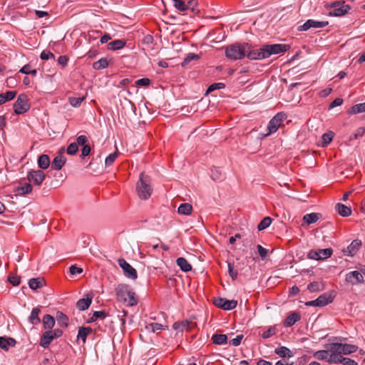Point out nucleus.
<instances>
[{"label":"nucleus","mask_w":365,"mask_h":365,"mask_svg":"<svg viewBox=\"0 0 365 365\" xmlns=\"http://www.w3.org/2000/svg\"><path fill=\"white\" fill-rule=\"evenodd\" d=\"M290 46L287 44H267L259 48L252 47L249 44V48L246 51V56L250 60H262L269 58L273 54H279L286 52Z\"/></svg>","instance_id":"nucleus-1"},{"label":"nucleus","mask_w":365,"mask_h":365,"mask_svg":"<svg viewBox=\"0 0 365 365\" xmlns=\"http://www.w3.org/2000/svg\"><path fill=\"white\" fill-rule=\"evenodd\" d=\"M117 300L132 307L138 304V299L134 292L131 290L129 285L120 284L115 288Z\"/></svg>","instance_id":"nucleus-2"},{"label":"nucleus","mask_w":365,"mask_h":365,"mask_svg":"<svg viewBox=\"0 0 365 365\" xmlns=\"http://www.w3.org/2000/svg\"><path fill=\"white\" fill-rule=\"evenodd\" d=\"M249 48V43H234L229 45L225 48V56L231 60L243 58L246 55V51Z\"/></svg>","instance_id":"nucleus-3"},{"label":"nucleus","mask_w":365,"mask_h":365,"mask_svg":"<svg viewBox=\"0 0 365 365\" xmlns=\"http://www.w3.org/2000/svg\"><path fill=\"white\" fill-rule=\"evenodd\" d=\"M138 195L140 199H148L152 193V187L150 186V180L148 175L141 173L140 179L136 185Z\"/></svg>","instance_id":"nucleus-4"},{"label":"nucleus","mask_w":365,"mask_h":365,"mask_svg":"<svg viewBox=\"0 0 365 365\" xmlns=\"http://www.w3.org/2000/svg\"><path fill=\"white\" fill-rule=\"evenodd\" d=\"M329 351L340 354H350L357 351L358 346L354 344L333 343L329 345Z\"/></svg>","instance_id":"nucleus-5"},{"label":"nucleus","mask_w":365,"mask_h":365,"mask_svg":"<svg viewBox=\"0 0 365 365\" xmlns=\"http://www.w3.org/2000/svg\"><path fill=\"white\" fill-rule=\"evenodd\" d=\"M30 105L27 96L25 94L19 95L14 104V112L16 114H22L28 111Z\"/></svg>","instance_id":"nucleus-6"},{"label":"nucleus","mask_w":365,"mask_h":365,"mask_svg":"<svg viewBox=\"0 0 365 365\" xmlns=\"http://www.w3.org/2000/svg\"><path fill=\"white\" fill-rule=\"evenodd\" d=\"M333 250L331 248L312 250L309 252L307 257L311 259L323 260L331 256Z\"/></svg>","instance_id":"nucleus-7"},{"label":"nucleus","mask_w":365,"mask_h":365,"mask_svg":"<svg viewBox=\"0 0 365 365\" xmlns=\"http://www.w3.org/2000/svg\"><path fill=\"white\" fill-rule=\"evenodd\" d=\"M213 303L216 307L224 310H232L237 305V300H229L222 297H215L213 299Z\"/></svg>","instance_id":"nucleus-8"},{"label":"nucleus","mask_w":365,"mask_h":365,"mask_svg":"<svg viewBox=\"0 0 365 365\" xmlns=\"http://www.w3.org/2000/svg\"><path fill=\"white\" fill-rule=\"evenodd\" d=\"M118 265L123 270L124 275L131 279H136L138 277L137 271L124 259L120 258L118 260Z\"/></svg>","instance_id":"nucleus-9"},{"label":"nucleus","mask_w":365,"mask_h":365,"mask_svg":"<svg viewBox=\"0 0 365 365\" xmlns=\"http://www.w3.org/2000/svg\"><path fill=\"white\" fill-rule=\"evenodd\" d=\"M284 119V114L279 113H277L275 116H274L268 123L267 130H269L266 136L275 133L279 127L280 126L282 122Z\"/></svg>","instance_id":"nucleus-10"},{"label":"nucleus","mask_w":365,"mask_h":365,"mask_svg":"<svg viewBox=\"0 0 365 365\" xmlns=\"http://www.w3.org/2000/svg\"><path fill=\"white\" fill-rule=\"evenodd\" d=\"M46 175L41 170H31L28 173L27 179L29 182H33L35 185H41L45 180Z\"/></svg>","instance_id":"nucleus-11"},{"label":"nucleus","mask_w":365,"mask_h":365,"mask_svg":"<svg viewBox=\"0 0 365 365\" xmlns=\"http://www.w3.org/2000/svg\"><path fill=\"white\" fill-rule=\"evenodd\" d=\"M329 24L327 21H316L314 19L307 20L303 25L299 26V31H307L311 28H324Z\"/></svg>","instance_id":"nucleus-12"},{"label":"nucleus","mask_w":365,"mask_h":365,"mask_svg":"<svg viewBox=\"0 0 365 365\" xmlns=\"http://www.w3.org/2000/svg\"><path fill=\"white\" fill-rule=\"evenodd\" d=\"M351 7L349 5L343 4L339 5V3L334 4V7L330 11L329 14L334 16H341L348 13Z\"/></svg>","instance_id":"nucleus-13"},{"label":"nucleus","mask_w":365,"mask_h":365,"mask_svg":"<svg viewBox=\"0 0 365 365\" xmlns=\"http://www.w3.org/2000/svg\"><path fill=\"white\" fill-rule=\"evenodd\" d=\"M346 281L351 284H356L363 282L364 277L360 272L353 271L346 274Z\"/></svg>","instance_id":"nucleus-14"},{"label":"nucleus","mask_w":365,"mask_h":365,"mask_svg":"<svg viewBox=\"0 0 365 365\" xmlns=\"http://www.w3.org/2000/svg\"><path fill=\"white\" fill-rule=\"evenodd\" d=\"M93 297L86 295V298L79 299L76 303V307L80 311L88 309L92 303Z\"/></svg>","instance_id":"nucleus-15"},{"label":"nucleus","mask_w":365,"mask_h":365,"mask_svg":"<svg viewBox=\"0 0 365 365\" xmlns=\"http://www.w3.org/2000/svg\"><path fill=\"white\" fill-rule=\"evenodd\" d=\"M16 343V340L11 337L0 336V347L5 351H8L9 346H14Z\"/></svg>","instance_id":"nucleus-16"},{"label":"nucleus","mask_w":365,"mask_h":365,"mask_svg":"<svg viewBox=\"0 0 365 365\" xmlns=\"http://www.w3.org/2000/svg\"><path fill=\"white\" fill-rule=\"evenodd\" d=\"M66 158L61 155H57L54 158L51 163V168L54 170H59L66 163Z\"/></svg>","instance_id":"nucleus-17"},{"label":"nucleus","mask_w":365,"mask_h":365,"mask_svg":"<svg viewBox=\"0 0 365 365\" xmlns=\"http://www.w3.org/2000/svg\"><path fill=\"white\" fill-rule=\"evenodd\" d=\"M53 339L51 332L49 330L46 331L41 337L40 345L43 348H47Z\"/></svg>","instance_id":"nucleus-18"},{"label":"nucleus","mask_w":365,"mask_h":365,"mask_svg":"<svg viewBox=\"0 0 365 365\" xmlns=\"http://www.w3.org/2000/svg\"><path fill=\"white\" fill-rule=\"evenodd\" d=\"M301 319V317L299 314L297 312H292L289 315H288L284 321V325L285 327H292L297 322L299 321Z\"/></svg>","instance_id":"nucleus-19"},{"label":"nucleus","mask_w":365,"mask_h":365,"mask_svg":"<svg viewBox=\"0 0 365 365\" xmlns=\"http://www.w3.org/2000/svg\"><path fill=\"white\" fill-rule=\"evenodd\" d=\"M336 212L342 217H348L351 214V207L341 203H337L335 206Z\"/></svg>","instance_id":"nucleus-20"},{"label":"nucleus","mask_w":365,"mask_h":365,"mask_svg":"<svg viewBox=\"0 0 365 365\" xmlns=\"http://www.w3.org/2000/svg\"><path fill=\"white\" fill-rule=\"evenodd\" d=\"M274 352L282 358H291L294 356L292 351L286 346L276 348Z\"/></svg>","instance_id":"nucleus-21"},{"label":"nucleus","mask_w":365,"mask_h":365,"mask_svg":"<svg viewBox=\"0 0 365 365\" xmlns=\"http://www.w3.org/2000/svg\"><path fill=\"white\" fill-rule=\"evenodd\" d=\"M41 313V309L38 307L34 308L31 311V315L29 318V320L31 324L33 325H36L40 324L41 319L38 317Z\"/></svg>","instance_id":"nucleus-22"},{"label":"nucleus","mask_w":365,"mask_h":365,"mask_svg":"<svg viewBox=\"0 0 365 365\" xmlns=\"http://www.w3.org/2000/svg\"><path fill=\"white\" fill-rule=\"evenodd\" d=\"M93 332V329L91 327H80L78 332V339H81L83 343H85L86 341V338L88 334Z\"/></svg>","instance_id":"nucleus-23"},{"label":"nucleus","mask_w":365,"mask_h":365,"mask_svg":"<svg viewBox=\"0 0 365 365\" xmlns=\"http://www.w3.org/2000/svg\"><path fill=\"white\" fill-rule=\"evenodd\" d=\"M126 44V42L125 40L123 39H118L108 43V49L109 50H118L123 48Z\"/></svg>","instance_id":"nucleus-24"},{"label":"nucleus","mask_w":365,"mask_h":365,"mask_svg":"<svg viewBox=\"0 0 365 365\" xmlns=\"http://www.w3.org/2000/svg\"><path fill=\"white\" fill-rule=\"evenodd\" d=\"M42 322L45 329H51L55 325V319L50 314H46L43 317Z\"/></svg>","instance_id":"nucleus-25"},{"label":"nucleus","mask_w":365,"mask_h":365,"mask_svg":"<svg viewBox=\"0 0 365 365\" xmlns=\"http://www.w3.org/2000/svg\"><path fill=\"white\" fill-rule=\"evenodd\" d=\"M50 158L47 155H41L38 159V165L41 169H47L50 165Z\"/></svg>","instance_id":"nucleus-26"},{"label":"nucleus","mask_w":365,"mask_h":365,"mask_svg":"<svg viewBox=\"0 0 365 365\" xmlns=\"http://www.w3.org/2000/svg\"><path fill=\"white\" fill-rule=\"evenodd\" d=\"M44 279L39 277L31 279L29 282V287L34 290L42 287L44 285Z\"/></svg>","instance_id":"nucleus-27"},{"label":"nucleus","mask_w":365,"mask_h":365,"mask_svg":"<svg viewBox=\"0 0 365 365\" xmlns=\"http://www.w3.org/2000/svg\"><path fill=\"white\" fill-rule=\"evenodd\" d=\"M56 320L58 324L61 327H67L68 325V317L62 312L56 313Z\"/></svg>","instance_id":"nucleus-28"},{"label":"nucleus","mask_w":365,"mask_h":365,"mask_svg":"<svg viewBox=\"0 0 365 365\" xmlns=\"http://www.w3.org/2000/svg\"><path fill=\"white\" fill-rule=\"evenodd\" d=\"M177 264L180 267L183 272H189L192 269L191 264L187 260L183 257H179L176 260Z\"/></svg>","instance_id":"nucleus-29"},{"label":"nucleus","mask_w":365,"mask_h":365,"mask_svg":"<svg viewBox=\"0 0 365 365\" xmlns=\"http://www.w3.org/2000/svg\"><path fill=\"white\" fill-rule=\"evenodd\" d=\"M361 246V241L359 240H354L347 247L349 253L353 256L359 250Z\"/></svg>","instance_id":"nucleus-30"},{"label":"nucleus","mask_w":365,"mask_h":365,"mask_svg":"<svg viewBox=\"0 0 365 365\" xmlns=\"http://www.w3.org/2000/svg\"><path fill=\"white\" fill-rule=\"evenodd\" d=\"M178 212L180 215H190L192 212V206L190 203H182L178 207Z\"/></svg>","instance_id":"nucleus-31"},{"label":"nucleus","mask_w":365,"mask_h":365,"mask_svg":"<svg viewBox=\"0 0 365 365\" xmlns=\"http://www.w3.org/2000/svg\"><path fill=\"white\" fill-rule=\"evenodd\" d=\"M16 95V91H9L5 93L0 94V105L5 103L8 101H11L15 98Z\"/></svg>","instance_id":"nucleus-32"},{"label":"nucleus","mask_w":365,"mask_h":365,"mask_svg":"<svg viewBox=\"0 0 365 365\" xmlns=\"http://www.w3.org/2000/svg\"><path fill=\"white\" fill-rule=\"evenodd\" d=\"M173 3L174 7L180 11H185L189 9V5L186 4V0H170Z\"/></svg>","instance_id":"nucleus-33"},{"label":"nucleus","mask_w":365,"mask_h":365,"mask_svg":"<svg viewBox=\"0 0 365 365\" xmlns=\"http://www.w3.org/2000/svg\"><path fill=\"white\" fill-rule=\"evenodd\" d=\"M166 328V326H163V324L156 322L150 323L145 326L146 330L153 333L159 330L165 329Z\"/></svg>","instance_id":"nucleus-34"},{"label":"nucleus","mask_w":365,"mask_h":365,"mask_svg":"<svg viewBox=\"0 0 365 365\" xmlns=\"http://www.w3.org/2000/svg\"><path fill=\"white\" fill-rule=\"evenodd\" d=\"M190 322L187 320L182 322H175L173 325V328L178 331H183L185 329L188 330Z\"/></svg>","instance_id":"nucleus-35"},{"label":"nucleus","mask_w":365,"mask_h":365,"mask_svg":"<svg viewBox=\"0 0 365 365\" xmlns=\"http://www.w3.org/2000/svg\"><path fill=\"white\" fill-rule=\"evenodd\" d=\"M363 112H365V102L354 105L348 110V113L351 115L358 114Z\"/></svg>","instance_id":"nucleus-36"},{"label":"nucleus","mask_w":365,"mask_h":365,"mask_svg":"<svg viewBox=\"0 0 365 365\" xmlns=\"http://www.w3.org/2000/svg\"><path fill=\"white\" fill-rule=\"evenodd\" d=\"M32 191V186L31 184L28 182H25L24 184L21 185V186H19L16 188L17 194L19 195H25L29 194Z\"/></svg>","instance_id":"nucleus-37"},{"label":"nucleus","mask_w":365,"mask_h":365,"mask_svg":"<svg viewBox=\"0 0 365 365\" xmlns=\"http://www.w3.org/2000/svg\"><path fill=\"white\" fill-rule=\"evenodd\" d=\"M320 214L312 212L310 214H307L303 217V220L304 222H306L307 224H312L316 222L320 217Z\"/></svg>","instance_id":"nucleus-38"},{"label":"nucleus","mask_w":365,"mask_h":365,"mask_svg":"<svg viewBox=\"0 0 365 365\" xmlns=\"http://www.w3.org/2000/svg\"><path fill=\"white\" fill-rule=\"evenodd\" d=\"M212 340L214 344L222 345L227 343V336L225 334H214Z\"/></svg>","instance_id":"nucleus-39"},{"label":"nucleus","mask_w":365,"mask_h":365,"mask_svg":"<svg viewBox=\"0 0 365 365\" xmlns=\"http://www.w3.org/2000/svg\"><path fill=\"white\" fill-rule=\"evenodd\" d=\"M343 359L344 357L341 356V354H337L336 352H331L329 357L328 362L334 364L342 363Z\"/></svg>","instance_id":"nucleus-40"},{"label":"nucleus","mask_w":365,"mask_h":365,"mask_svg":"<svg viewBox=\"0 0 365 365\" xmlns=\"http://www.w3.org/2000/svg\"><path fill=\"white\" fill-rule=\"evenodd\" d=\"M108 63L106 58H101L98 61H96L93 64V68L96 70H101L107 68Z\"/></svg>","instance_id":"nucleus-41"},{"label":"nucleus","mask_w":365,"mask_h":365,"mask_svg":"<svg viewBox=\"0 0 365 365\" xmlns=\"http://www.w3.org/2000/svg\"><path fill=\"white\" fill-rule=\"evenodd\" d=\"M314 356L319 360H326L328 362L330 354L327 350H320L317 351Z\"/></svg>","instance_id":"nucleus-42"},{"label":"nucleus","mask_w":365,"mask_h":365,"mask_svg":"<svg viewBox=\"0 0 365 365\" xmlns=\"http://www.w3.org/2000/svg\"><path fill=\"white\" fill-rule=\"evenodd\" d=\"M272 218L269 217H265L257 225V229L259 230H263L268 227L271 222H272Z\"/></svg>","instance_id":"nucleus-43"},{"label":"nucleus","mask_w":365,"mask_h":365,"mask_svg":"<svg viewBox=\"0 0 365 365\" xmlns=\"http://www.w3.org/2000/svg\"><path fill=\"white\" fill-rule=\"evenodd\" d=\"M85 100V97H69L68 101L70 104L75 108L79 107L81 103Z\"/></svg>","instance_id":"nucleus-44"},{"label":"nucleus","mask_w":365,"mask_h":365,"mask_svg":"<svg viewBox=\"0 0 365 365\" xmlns=\"http://www.w3.org/2000/svg\"><path fill=\"white\" fill-rule=\"evenodd\" d=\"M334 138V133L331 131H329L328 133H326L323 134L322 135V140H323V145H327L329 144Z\"/></svg>","instance_id":"nucleus-45"},{"label":"nucleus","mask_w":365,"mask_h":365,"mask_svg":"<svg viewBox=\"0 0 365 365\" xmlns=\"http://www.w3.org/2000/svg\"><path fill=\"white\" fill-rule=\"evenodd\" d=\"M107 317V314L104 311H97L94 312L93 314L91 320L92 322L96 321L98 319H105Z\"/></svg>","instance_id":"nucleus-46"},{"label":"nucleus","mask_w":365,"mask_h":365,"mask_svg":"<svg viewBox=\"0 0 365 365\" xmlns=\"http://www.w3.org/2000/svg\"><path fill=\"white\" fill-rule=\"evenodd\" d=\"M20 72L24 74H31L32 76H36L37 73L36 69L31 70V66L29 64L25 65L24 67H22L20 70Z\"/></svg>","instance_id":"nucleus-47"},{"label":"nucleus","mask_w":365,"mask_h":365,"mask_svg":"<svg viewBox=\"0 0 365 365\" xmlns=\"http://www.w3.org/2000/svg\"><path fill=\"white\" fill-rule=\"evenodd\" d=\"M316 301H317V307H323L331 302V300H329L324 295H321L316 299Z\"/></svg>","instance_id":"nucleus-48"},{"label":"nucleus","mask_w":365,"mask_h":365,"mask_svg":"<svg viewBox=\"0 0 365 365\" xmlns=\"http://www.w3.org/2000/svg\"><path fill=\"white\" fill-rule=\"evenodd\" d=\"M210 175L214 180H218L222 178V172L218 168H213L211 170Z\"/></svg>","instance_id":"nucleus-49"},{"label":"nucleus","mask_w":365,"mask_h":365,"mask_svg":"<svg viewBox=\"0 0 365 365\" xmlns=\"http://www.w3.org/2000/svg\"><path fill=\"white\" fill-rule=\"evenodd\" d=\"M228 271L232 280H235L237 277L238 273L237 271L235 269L234 264L228 263Z\"/></svg>","instance_id":"nucleus-50"},{"label":"nucleus","mask_w":365,"mask_h":365,"mask_svg":"<svg viewBox=\"0 0 365 365\" xmlns=\"http://www.w3.org/2000/svg\"><path fill=\"white\" fill-rule=\"evenodd\" d=\"M78 146L77 143H72L68 146L66 152L68 155H74L78 152Z\"/></svg>","instance_id":"nucleus-51"},{"label":"nucleus","mask_w":365,"mask_h":365,"mask_svg":"<svg viewBox=\"0 0 365 365\" xmlns=\"http://www.w3.org/2000/svg\"><path fill=\"white\" fill-rule=\"evenodd\" d=\"M275 333H276L275 327H269L268 329H267L262 334V337L263 339H268V338L272 336L273 335H274Z\"/></svg>","instance_id":"nucleus-52"},{"label":"nucleus","mask_w":365,"mask_h":365,"mask_svg":"<svg viewBox=\"0 0 365 365\" xmlns=\"http://www.w3.org/2000/svg\"><path fill=\"white\" fill-rule=\"evenodd\" d=\"M322 284L319 282H314L308 285V289L312 292H319L321 290Z\"/></svg>","instance_id":"nucleus-53"},{"label":"nucleus","mask_w":365,"mask_h":365,"mask_svg":"<svg viewBox=\"0 0 365 365\" xmlns=\"http://www.w3.org/2000/svg\"><path fill=\"white\" fill-rule=\"evenodd\" d=\"M225 87V85L223 83H215L211 84L208 87V88L207 90V93H210L216 89L224 88Z\"/></svg>","instance_id":"nucleus-54"},{"label":"nucleus","mask_w":365,"mask_h":365,"mask_svg":"<svg viewBox=\"0 0 365 365\" xmlns=\"http://www.w3.org/2000/svg\"><path fill=\"white\" fill-rule=\"evenodd\" d=\"M117 157H118L117 153H113L110 154L106 158V160H105L106 165H107V166L111 165L113 163V162L115 160Z\"/></svg>","instance_id":"nucleus-55"},{"label":"nucleus","mask_w":365,"mask_h":365,"mask_svg":"<svg viewBox=\"0 0 365 365\" xmlns=\"http://www.w3.org/2000/svg\"><path fill=\"white\" fill-rule=\"evenodd\" d=\"M41 58L42 60H48L50 58L55 60V56L49 51L44 50L41 53Z\"/></svg>","instance_id":"nucleus-56"},{"label":"nucleus","mask_w":365,"mask_h":365,"mask_svg":"<svg viewBox=\"0 0 365 365\" xmlns=\"http://www.w3.org/2000/svg\"><path fill=\"white\" fill-rule=\"evenodd\" d=\"M365 133V128H363V127H361V128H359L355 133L350 136V140H354V139H356L357 138L359 137H361Z\"/></svg>","instance_id":"nucleus-57"},{"label":"nucleus","mask_w":365,"mask_h":365,"mask_svg":"<svg viewBox=\"0 0 365 365\" xmlns=\"http://www.w3.org/2000/svg\"><path fill=\"white\" fill-rule=\"evenodd\" d=\"M195 59H198V56L195 53H189L182 63V66H185L189 62Z\"/></svg>","instance_id":"nucleus-58"},{"label":"nucleus","mask_w":365,"mask_h":365,"mask_svg":"<svg viewBox=\"0 0 365 365\" xmlns=\"http://www.w3.org/2000/svg\"><path fill=\"white\" fill-rule=\"evenodd\" d=\"M150 81L149 78H140L135 81V84L138 86H148L150 85Z\"/></svg>","instance_id":"nucleus-59"},{"label":"nucleus","mask_w":365,"mask_h":365,"mask_svg":"<svg viewBox=\"0 0 365 365\" xmlns=\"http://www.w3.org/2000/svg\"><path fill=\"white\" fill-rule=\"evenodd\" d=\"M71 274L75 275L76 274H81L83 272V269L76 265H71L69 268Z\"/></svg>","instance_id":"nucleus-60"},{"label":"nucleus","mask_w":365,"mask_h":365,"mask_svg":"<svg viewBox=\"0 0 365 365\" xmlns=\"http://www.w3.org/2000/svg\"><path fill=\"white\" fill-rule=\"evenodd\" d=\"M242 338H243V335H237L235 339H232L230 341V343L232 346H237L240 344Z\"/></svg>","instance_id":"nucleus-61"},{"label":"nucleus","mask_w":365,"mask_h":365,"mask_svg":"<svg viewBox=\"0 0 365 365\" xmlns=\"http://www.w3.org/2000/svg\"><path fill=\"white\" fill-rule=\"evenodd\" d=\"M9 281L11 284H12L14 286H18L20 284V277L18 276H9Z\"/></svg>","instance_id":"nucleus-62"},{"label":"nucleus","mask_w":365,"mask_h":365,"mask_svg":"<svg viewBox=\"0 0 365 365\" xmlns=\"http://www.w3.org/2000/svg\"><path fill=\"white\" fill-rule=\"evenodd\" d=\"M257 251L259 252V255H260V257L264 259L266 257L267 255V249L264 248L262 246H261L260 245H258L257 246Z\"/></svg>","instance_id":"nucleus-63"},{"label":"nucleus","mask_w":365,"mask_h":365,"mask_svg":"<svg viewBox=\"0 0 365 365\" xmlns=\"http://www.w3.org/2000/svg\"><path fill=\"white\" fill-rule=\"evenodd\" d=\"M342 364L344 365H358V364L355 361L351 360V359L344 358V357L342 360Z\"/></svg>","instance_id":"nucleus-64"}]
</instances>
